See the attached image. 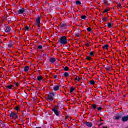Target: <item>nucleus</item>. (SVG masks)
<instances>
[{
	"label": "nucleus",
	"instance_id": "obj_1",
	"mask_svg": "<svg viewBox=\"0 0 128 128\" xmlns=\"http://www.w3.org/2000/svg\"><path fill=\"white\" fill-rule=\"evenodd\" d=\"M59 42L61 44H68V39L66 38V36H64L61 38L59 40Z\"/></svg>",
	"mask_w": 128,
	"mask_h": 128
},
{
	"label": "nucleus",
	"instance_id": "obj_2",
	"mask_svg": "<svg viewBox=\"0 0 128 128\" xmlns=\"http://www.w3.org/2000/svg\"><path fill=\"white\" fill-rule=\"evenodd\" d=\"M52 112H54L56 116H60V112H58V106H55L54 108L52 109Z\"/></svg>",
	"mask_w": 128,
	"mask_h": 128
},
{
	"label": "nucleus",
	"instance_id": "obj_3",
	"mask_svg": "<svg viewBox=\"0 0 128 128\" xmlns=\"http://www.w3.org/2000/svg\"><path fill=\"white\" fill-rule=\"evenodd\" d=\"M54 94L50 93L48 96V101L52 102L54 100Z\"/></svg>",
	"mask_w": 128,
	"mask_h": 128
},
{
	"label": "nucleus",
	"instance_id": "obj_4",
	"mask_svg": "<svg viewBox=\"0 0 128 128\" xmlns=\"http://www.w3.org/2000/svg\"><path fill=\"white\" fill-rule=\"evenodd\" d=\"M10 118H18V115H16V114L12 112L10 114Z\"/></svg>",
	"mask_w": 128,
	"mask_h": 128
},
{
	"label": "nucleus",
	"instance_id": "obj_5",
	"mask_svg": "<svg viewBox=\"0 0 128 128\" xmlns=\"http://www.w3.org/2000/svg\"><path fill=\"white\" fill-rule=\"evenodd\" d=\"M122 122H128V116L123 117L122 118Z\"/></svg>",
	"mask_w": 128,
	"mask_h": 128
},
{
	"label": "nucleus",
	"instance_id": "obj_6",
	"mask_svg": "<svg viewBox=\"0 0 128 128\" xmlns=\"http://www.w3.org/2000/svg\"><path fill=\"white\" fill-rule=\"evenodd\" d=\"M86 126H88V128H92V123H90V122H86L85 123Z\"/></svg>",
	"mask_w": 128,
	"mask_h": 128
},
{
	"label": "nucleus",
	"instance_id": "obj_7",
	"mask_svg": "<svg viewBox=\"0 0 128 128\" xmlns=\"http://www.w3.org/2000/svg\"><path fill=\"white\" fill-rule=\"evenodd\" d=\"M60 26H61L62 30H64V28H66L68 26H66V24L62 23L60 24Z\"/></svg>",
	"mask_w": 128,
	"mask_h": 128
},
{
	"label": "nucleus",
	"instance_id": "obj_8",
	"mask_svg": "<svg viewBox=\"0 0 128 128\" xmlns=\"http://www.w3.org/2000/svg\"><path fill=\"white\" fill-rule=\"evenodd\" d=\"M24 12H26V10L21 9V10H18V14H22Z\"/></svg>",
	"mask_w": 128,
	"mask_h": 128
},
{
	"label": "nucleus",
	"instance_id": "obj_9",
	"mask_svg": "<svg viewBox=\"0 0 128 128\" xmlns=\"http://www.w3.org/2000/svg\"><path fill=\"white\" fill-rule=\"evenodd\" d=\"M60 90V87L58 86L54 87V92H58V90Z\"/></svg>",
	"mask_w": 128,
	"mask_h": 128
},
{
	"label": "nucleus",
	"instance_id": "obj_10",
	"mask_svg": "<svg viewBox=\"0 0 128 128\" xmlns=\"http://www.w3.org/2000/svg\"><path fill=\"white\" fill-rule=\"evenodd\" d=\"M11 31H12V28L10 26L7 27L5 30L6 32H7V33L10 32Z\"/></svg>",
	"mask_w": 128,
	"mask_h": 128
},
{
	"label": "nucleus",
	"instance_id": "obj_11",
	"mask_svg": "<svg viewBox=\"0 0 128 128\" xmlns=\"http://www.w3.org/2000/svg\"><path fill=\"white\" fill-rule=\"evenodd\" d=\"M120 118H122V116L118 114L116 116H114V120H120Z\"/></svg>",
	"mask_w": 128,
	"mask_h": 128
},
{
	"label": "nucleus",
	"instance_id": "obj_12",
	"mask_svg": "<svg viewBox=\"0 0 128 128\" xmlns=\"http://www.w3.org/2000/svg\"><path fill=\"white\" fill-rule=\"evenodd\" d=\"M50 62L52 64H54V62H56V58H50Z\"/></svg>",
	"mask_w": 128,
	"mask_h": 128
},
{
	"label": "nucleus",
	"instance_id": "obj_13",
	"mask_svg": "<svg viewBox=\"0 0 128 128\" xmlns=\"http://www.w3.org/2000/svg\"><path fill=\"white\" fill-rule=\"evenodd\" d=\"M30 66H26L24 68V70L26 72H28V70H30Z\"/></svg>",
	"mask_w": 128,
	"mask_h": 128
},
{
	"label": "nucleus",
	"instance_id": "obj_14",
	"mask_svg": "<svg viewBox=\"0 0 128 128\" xmlns=\"http://www.w3.org/2000/svg\"><path fill=\"white\" fill-rule=\"evenodd\" d=\"M40 19L41 18L40 16L37 18V19L36 20L37 24H40Z\"/></svg>",
	"mask_w": 128,
	"mask_h": 128
},
{
	"label": "nucleus",
	"instance_id": "obj_15",
	"mask_svg": "<svg viewBox=\"0 0 128 128\" xmlns=\"http://www.w3.org/2000/svg\"><path fill=\"white\" fill-rule=\"evenodd\" d=\"M37 80L39 82H41V80H42V76H38Z\"/></svg>",
	"mask_w": 128,
	"mask_h": 128
},
{
	"label": "nucleus",
	"instance_id": "obj_16",
	"mask_svg": "<svg viewBox=\"0 0 128 128\" xmlns=\"http://www.w3.org/2000/svg\"><path fill=\"white\" fill-rule=\"evenodd\" d=\"M64 76H65V78H68V76H70V74H68V72H65L64 73Z\"/></svg>",
	"mask_w": 128,
	"mask_h": 128
},
{
	"label": "nucleus",
	"instance_id": "obj_17",
	"mask_svg": "<svg viewBox=\"0 0 128 128\" xmlns=\"http://www.w3.org/2000/svg\"><path fill=\"white\" fill-rule=\"evenodd\" d=\"M92 108H93V110H96V104H94L92 106Z\"/></svg>",
	"mask_w": 128,
	"mask_h": 128
},
{
	"label": "nucleus",
	"instance_id": "obj_18",
	"mask_svg": "<svg viewBox=\"0 0 128 128\" xmlns=\"http://www.w3.org/2000/svg\"><path fill=\"white\" fill-rule=\"evenodd\" d=\"M7 88H8V90H12V86L10 85L6 86Z\"/></svg>",
	"mask_w": 128,
	"mask_h": 128
},
{
	"label": "nucleus",
	"instance_id": "obj_19",
	"mask_svg": "<svg viewBox=\"0 0 128 128\" xmlns=\"http://www.w3.org/2000/svg\"><path fill=\"white\" fill-rule=\"evenodd\" d=\"M74 90H76L74 88H72L70 90V94H72V92H74Z\"/></svg>",
	"mask_w": 128,
	"mask_h": 128
},
{
	"label": "nucleus",
	"instance_id": "obj_20",
	"mask_svg": "<svg viewBox=\"0 0 128 128\" xmlns=\"http://www.w3.org/2000/svg\"><path fill=\"white\" fill-rule=\"evenodd\" d=\"M108 45H105L104 46H103V48L104 50H108Z\"/></svg>",
	"mask_w": 128,
	"mask_h": 128
},
{
	"label": "nucleus",
	"instance_id": "obj_21",
	"mask_svg": "<svg viewBox=\"0 0 128 128\" xmlns=\"http://www.w3.org/2000/svg\"><path fill=\"white\" fill-rule=\"evenodd\" d=\"M76 4H77V6H80V4H82V2L80 1H76Z\"/></svg>",
	"mask_w": 128,
	"mask_h": 128
},
{
	"label": "nucleus",
	"instance_id": "obj_22",
	"mask_svg": "<svg viewBox=\"0 0 128 128\" xmlns=\"http://www.w3.org/2000/svg\"><path fill=\"white\" fill-rule=\"evenodd\" d=\"M64 70L66 72H68V70H70V68H68V67L66 66L64 68Z\"/></svg>",
	"mask_w": 128,
	"mask_h": 128
},
{
	"label": "nucleus",
	"instance_id": "obj_23",
	"mask_svg": "<svg viewBox=\"0 0 128 128\" xmlns=\"http://www.w3.org/2000/svg\"><path fill=\"white\" fill-rule=\"evenodd\" d=\"M76 80H78V82H80V78L78 76H76Z\"/></svg>",
	"mask_w": 128,
	"mask_h": 128
},
{
	"label": "nucleus",
	"instance_id": "obj_24",
	"mask_svg": "<svg viewBox=\"0 0 128 128\" xmlns=\"http://www.w3.org/2000/svg\"><path fill=\"white\" fill-rule=\"evenodd\" d=\"M103 21L104 22H108V18H103Z\"/></svg>",
	"mask_w": 128,
	"mask_h": 128
},
{
	"label": "nucleus",
	"instance_id": "obj_25",
	"mask_svg": "<svg viewBox=\"0 0 128 128\" xmlns=\"http://www.w3.org/2000/svg\"><path fill=\"white\" fill-rule=\"evenodd\" d=\"M112 23H109L108 24L107 26H108V28H112Z\"/></svg>",
	"mask_w": 128,
	"mask_h": 128
},
{
	"label": "nucleus",
	"instance_id": "obj_26",
	"mask_svg": "<svg viewBox=\"0 0 128 128\" xmlns=\"http://www.w3.org/2000/svg\"><path fill=\"white\" fill-rule=\"evenodd\" d=\"M86 60H92V58H90V56H86Z\"/></svg>",
	"mask_w": 128,
	"mask_h": 128
},
{
	"label": "nucleus",
	"instance_id": "obj_27",
	"mask_svg": "<svg viewBox=\"0 0 128 128\" xmlns=\"http://www.w3.org/2000/svg\"><path fill=\"white\" fill-rule=\"evenodd\" d=\"M90 84H96V82L94 80H91V81H90Z\"/></svg>",
	"mask_w": 128,
	"mask_h": 128
},
{
	"label": "nucleus",
	"instance_id": "obj_28",
	"mask_svg": "<svg viewBox=\"0 0 128 128\" xmlns=\"http://www.w3.org/2000/svg\"><path fill=\"white\" fill-rule=\"evenodd\" d=\"M81 18L82 20H86V16H81Z\"/></svg>",
	"mask_w": 128,
	"mask_h": 128
},
{
	"label": "nucleus",
	"instance_id": "obj_29",
	"mask_svg": "<svg viewBox=\"0 0 128 128\" xmlns=\"http://www.w3.org/2000/svg\"><path fill=\"white\" fill-rule=\"evenodd\" d=\"M87 30H88V32H92V28H88Z\"/></svg>",
	"mask_w": 128,
	"mask_h": 128
},
{
	"label": "nucleus",
	"instance_id": "obj_30",
	"mask_svg": "<svg viewBox=\"0 0 128 128\" xmlns=\"http://www.w3.org/2000/svg\"><path fill=\"white\" fill-rule=\"evenodd\" d=\"M20 110V106H18L16 108V110H17V112H18Z\"/></svg>",
	"mask_w": 128,
	"mask_h": 128
},
{
	"label": "nucleus",
	"instance_id": "obj_31",
	"mask_svg": "<svg viewBox=\"0 0 128 128\" xmlns=\"http://www.w3.org/2000/svg\"><path fill=\"white\" fill-rule=\"evenodd\" d=\"M90 54L91 56H94V54L92 52H91L90 53Z\"/></svg>",
	"mask_w": 128,
	"mask_h": 128
},
{
	"label": "nucleus",
	"instance_id": "obj_32",
	"mask_svg": "<svg viewBox=\"0 0 128 128\" xmlns=\"http://www.w3.org/2000/svg\"><path fill=\"white\" fill-rule=\"evenodd\" d=\"M76 36L77 38H80V34H76Z\"/></svg>",
	"mask_w": 128,
	"mask_h": 128
},
{
	"label": "nucleus",
	"instance_id": "obj_33",
	"mask_svg": "<svg viewBox=\"0 0 128 128\" xmlns=\"http://www.w3.org/2000/svg\"><path fill=\"white\" fill-rule=\"evenodd\" d=\"M38 50H42V46H39L38 47Z\"/></svg>",
	"mask_w": 128,
	"mask_h": 128
},
{
	"label": "nucleus",
	"instance_id": "obj_34",
	"mask_svg": "<svg viewBox=\"0 0 128 128\" xmlns=\"http://www.w3.org/2000/svg\"><path fill=\"white\" fill-rule=\"evenodd\" d=\"M98 110L99 112H100V110H102V107H100L98 108Z\"/></svg>",
	"mask_w": 128,
	"mask_h": 128
},
{
	"label": "nucleus",
	"instance_id": "obj_35",
	"mask_svg": "<svg viewBox=\"0 0 128 128\" xmlns=\"http://www.w3.org/2000/svg\"><path fill=\"white\" fill-rule=\"evenodd\" d=\"M26 30H27V32H28V30H30V26L26 27Z\"/></svg>",
	"mask_w": 128,
	"mask_h": 128
},
{
	"label": "nucleus",
	"instance_id": "obj_36",
	"mask_svg": "<svg viewBox=\"0 0 128 128\" xmlns=\"http://www.w3.org/2000/svg\"><path fill=\"white\" fill-rule=\"evenodd\" d=\"M110 12V10H106L104 11V12Z\"/></svg>",
	"mask_w": 128,
	"mask_h": 128
},
{
	"label": "nucleus",
	"instance_id": "obj_37",
	"mask_svg": "<svg viewBox=\"0 0 128 128\" xmlns=\"http://www.w3.org/2000/svg\"><path fill=\"white\" fill-rule=\"evenodd\" d=\"M68 118H70V116H66V118H65L66 120H68Z\"/></svg>",
	"mask_w": 128,
	"mask_h": 128
},
{
	"label": "nucleus",
	"instance_id": "obj_38",
	"mask_svg": "<svg viewBox=\"0 0 128 128\" xmlns=\"http://www.w3.org/2000/svg\"><path fill=\"white\" fill-rule=\"evenodd\" d=\"M9 48H12V44H10L8 45Z\"/></svg>",
	"mask_w": 128,
	"mask_h": 128
},
{
	"label": "nucleus",
	"instance_id": "obj_39",
	"mask_svg": "<svg viewBox=\"0 0 128 128\" xmlns=\"http://www.w3.org/2000/svg\"><path fill=\"white\" fill-rule=\"evenodd\" d=\"M54 78H55V79L58 78V76H57L54 75Z\"/></svg>",
	"mask_w": 128,
	"mask_h": 128
},
{
	"label": "nucleus",
	"instance_id": "obj_40",
	"mask_svg": "<svg viewBox=\"0 0 128 128\" xmlns=\"http://www.w3.org/2000/svg\"><path fill=\"white\" fill-rule=\"evenodd\" d=\"M40 24H37V26L38 28H40Z\"/></svg>",
	"mask_w": 128,
	"mask_h": 128
},
{
	"label": "nucleus",
	"instance_id": "obj_41",
	"mask_svg": "<svg viewBox=\"0 0 128 128\" xmlns=\"http://www.w3.org/2000/svg\"><path fill=\"white\" fill-rule=\"evenodd\" d=\"M104 124L102 123H101L100 124H99V126H102Z\"/></svg>",
	"mask_w": 128,
	"mask_h": 128
},
{
	"label": "nucleus",
	"instance_id": "obj_42",
	"mask_svg": "<svg viewBox=\"0 0 128 128\" xmlns=\"http://www.w3.org/2000/svg\"><path fill=\"white\" fill-rule=\"evenodd\" d=\"M16 86H18V84L16 83Z\"/></svg>",
	"mask_w": 128,
	"mask_h": 128
},
{
	"label": "nucleus",
	"instance_id": "obj_43",
	"mask_svg": "<svg viewBox=\"0 0 128 128\" xmlns=\"http://www.w3.org/2000/svg\"><path fill=\"white\" fill-rule=\"evenodd\" d=\"M106 70H110V68L108 67V68H106Z\"/></svg>",
	"mask_w": 128,
	"mask_h": 128
},
{
	"label": "nucleus",
	"instance_id": "obj_44",
	"mask_svg": "<svg viewBox=\"0 0 128 128\" xmlns=\"http://www.w3.org/2000/svg\"><path fill=\"white\" fill-rule=\"evenodd\" d=\"M118 6H122V4H120V3H119Z\"/></svg>",
	"mask_w": 128,
	"mask_h": 128
},
{
	"label": "nucleus",
	"instance_id": "obj_45",
	"mask_svg": "<svg viewBox=\"0 0 128 128\" xmlns=\"http://www.w3.org/2000/svg\"><path fill=\"white\" fill-rule=\"evenodd\" d=\"M87 46H90V44H86Z\"/></svg>",
	"mask_w": 128,
	"mask_h": 128
},
{
	"label": "nucleus",
	"instance_id": "obj_46",
	"mask_svg": "<svg viewBox=\"0 0 128 128\" xmlns=\"http://www.w3.org/2000/svg\"><path fill=\"white\" fill-rule=\"evenodd\" d=\"M103 128H108L106 126H104Z\"/></svg>",
	"mask_w": 128,
	"mask_h": 128
},
{
	"label": "nucleus",
	"instance_id": "obj_47",
	"mask_svg": "<svg viewBox=\"0 0 128 128\" xmlns=\"http://www.w3.org/2000/svg\"><path fill=\"white\" fill-rule=\"evenodd\" d=\"M39 32H42V30L40 29Z\"/></svg>",
	"mask_w": 128,
	"mask_h": 128
},
{
	"label": "nucleus",
	"instance_id": "obj_48",
	"mask_svg": "<svg viewBox=\"0 0 128 128\" xmlns=\"http://www.w3.org/2000/svg\"><path fill=\"white\" fill-rule=\"evenodd\" d=\"M36 128H42L41 127H37Z\"/></svg>",
	"mask_w": 128,
	"mask_h": 128
},
{
	"label": "nucleus",
	"instance_id": "obj_49",
	"mask_svg": "<svg viewBox=\"0 0 128 128\" xmlns=\"http://www.w3.org/2000/svg\"><path fill=\"white\" fill-rule=\"evenodd\" d=\"M126 0H122L123 2H124Z\"/></svg>",
	"mask_w": 128,
	"mask_h": 128
},
{
	"label": "nucleus",
	"instance_id": "obj_50",
	"mask_svg": "<svg viewBox=\"0 0 128 128\" xmlns=\"http://www.w3.org/2000/svg\"><path fill=\"white\" fill-rule=\"evenodd\" d=\"M105 4H106V2H104Z\"/></svg>",
	"mask_w": 128,
	"mask_h": 128
}]
</instances>
